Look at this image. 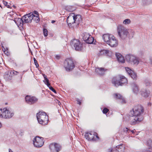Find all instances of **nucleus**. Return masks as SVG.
I'll return each mask as SVG.
<instances>
[{"instance_id": "6ab92c4d", "label": "nucleus", "mask_w": 152, "mask_h": 152, "mask_svg": "<svg viewBox=\"0 0 152 152\" xmlns=\"http://www.w3.org/2000/svg\"><path fill=\"white\" fill-rule=\"evenodd\" d=\"M14 21L18 26H22L24 23L22 18H15L14 20Z\"/></svg>"}, {"instance_id": "b1692460", "label": "nucleus", "mask_w": 152, "mask_h": 152, "mask_svg": "<svg viewBox=\"0 0 152 152\" xmlns=\"http://www.w3.org/2000/svg\"><path fill=\"white\" fill-rule=\"evenodd\" d=\"M141 94L142 96L147 97L149 96L150 94V91L148 90L143 89L141 91Z\"/></svg>"}, {"instance_id": "13d9d810", "label": "nucleus", "mask_w": 152, "mask_h": 152, "mask_svg": "<svg viewBox=\"0 0 152 152\" xmlns=\"http://www.w3.org/2000/svg\"><path fill=\"white\" fill-rule=\"evenodd\" d=\"M0 7H1V6L0 5Z\"/></svg>"}, {"instance_id": "a211bd4d", "label": "nucleus", "mask_w": 152, "mask_h": 152, "mask_svg": "<svg viewBox=\"0 0 152 152\" xmlns=\"http://www.w3.org/2000/svg\"><path fill=\"white\" fill-rule=\"evenodd\" d=\"M107 69H105L103 68L98 67L95 69L96 72L98 75H103L105 74V72Z\"/></svg>"}, {"instance_id": "39448f33", "label": "nucleus", "mask_w": 152, "mask_h": 152, "mask_svg": "<svg viewBox=\"0 0 152 152\" xmlns=\"http://www.w3.org/2000/svg\"><path fill=\"white\" fill-rule=\"evenodd\" d=\"M14 113L10 107H5L0 109V117L9 119L12 118Z\"/></svg>"}, {"instance_id": "c03bdc74", "label": "nucleus", "mask_w": 152, "mask_h": 152, "mask_svg": "<svg viewBox=\"0 0 152 152\" xmlns=\"http://www.w3.org/2000/svg\"><path fill=\"white\" fill-rule=\"evenodd\" d=\"M113 150L111 148H110L107 150V152H112Z\"/></svg>"}, {"instance_id": "dca6fc26", "label": "nucleus", "mask_w": 152, "mask_h": 152, "mask_svg": "<svg viewBox=\"0 0 152 152\" xmlns=\"http://www.w3.org/2000/svg\"><path fill=\"white\" fill-rule=\"evenodd\" d=\"M114 98L116 99L119 100V102L121 104L126 103L125 99L120 94H115L113 95Z\"/></svg>"}, {"instance_id": "4c0bfd02", "label": "nucleus", "mask_w": 152, "mask_h": 152, "mask_svg": "<svg viewBox=\"0 0 152 152\" xmlns=\"http://www.w3.org/2000/svg\"><path fill=\"white\" fill-rule=\"evenodd\" d=\"M149 63L152 66V56H150L149 57Z\"/></svg>"}, {"instance_id": "cd10ccee", "label": "nucleus", "mask_w": 152, "mask_h": 152, "mask_svg": "<svg viewBox=\"0 0 152 152\" xmlns=\"http://www.w3.org/2000/svg\"><path fill=\"white\" fill-rule=\"evenodd\" d=\"M43 76L45 79V80L43 81V82L47 86H49L50 85V83H49V80L47 78L46 76L44 74Z\"/></svg>"}, {"instance_id": "f03ea898", "label": "nucleus", "mask_w": 152, "mask_h": 152, "mask_svg": "<svg viewBox=\"0 0 152 152\" xmlns=\"http://www.w3.org/2000/svg\"><path fill=\"white\" fill-rule=\"evenodd\" d=\"M102 38L104 41L111 47H116L118 45V41L112 34H104Z\"/></svg>"}, {"instance_id": "c85d7f7f", "label": "nucleus", "mask_w": 152, "mask_h": 152, "mask_svg": "<svg viewBox=\"0 0 152 152\" xmlns=\"http://www.w3.org/2000/svg\"><path fill=\"white\" fill-rule=\"evenodd\" d=\"M49 148L51 152H56L55 148L53 145V144H52L49 146Z\"/></svg>"}, {"instance_id": "ea45409f", "label": "nucleus", "mask_w": 152, "mask_h": 152, "mask_svg": "<svg viewBox=\"0 0 152 152\" xmlns=\"http://www.w3.org/2000/svg\"><path fill=\"white\" fill-rule=\"evenodd\" d=\"M24 132V131L22 130H20L19 131V134L21 136H23V135Z\"/></svg>"}, {"instance_id": "864d4df0", "label": "nucleus", "mask_w": 152, "mask_h": 152, "mask_svg": "<svg viewBox=\"0 0 152 152\" xmlns=\"http://www.w3.org/2000/svg\"><path fill=\"white\" fill-rule=\"evenodd\" d=\"M56 21L55 20H53L51 21V23H54Z\"/></svg>"}, {"instance_id": "9b49d317", "label": "nucleus", "mask_w": 152, "mask_h": 152, "mask_svg": "<svg viewBox=\"0 0 152 152\" xmlns=\"http://www.w3.org/2000/svg\"><path fill=\"white\" fill-rule=\"evenodd\" d=\"M126 59L128 62L133 63L136 65H137L139 61L138 58L131 55H127L125 56Z\"/></svg>"}, {"instance_id": "2f4dec72", "label": "nucleus", "mask_w": 152, "mask_h": 152, "mask_svg": "<svg viewBox=\"0 0 152 152\" xmlns=\"http://www.w3.org/2000/svg\"><path fill=\"white\" fill-rule=\"evenodd\" d=\"M123 131L126 134L129 133L130 132V129L127 127H124L123 129Z\"/></svg>"}, {"instance_id": "de8ad7c7", "label": "nucleus", "mask_w": 152, "mask_h": 152, "mask_svg": "<svg viewBox=\"0 0 152 152\" xmlns=\"http://www.w3.org/2000/svg\"><path fill=\"white\" fill-rule=\"evenodd\" d=\"M134 131H135V129H134V130H130V132H132L133 134H134L135 132Z\"/></svg>"}, {"instance_id": "72a5a7b5", "label": "nucleus", "mask_w": 152, "mask_h": 152, "mask_svg": "<svg viewBox=\"0 0 152 152\" xmlns=\"http://www.w3.org/2000/svg\"><path fill=\"white\" fill-rule=\"evenodd\" d=\"M131 22V21L129 19H126L123 21V23L125 24H129Z\"/></svg>"}, {"instance_id": "4be33fe9", "label": "nucleus", "mask_w": 152, "mask_h": 152, "mask_svg": "<svg viewBox=\"0 0 152 152\" xmlns=\"http://www.w3.org/2000/svg\"><path fill=\"white\" fill-rule=\"evenodd\" d=\"M124 150V148H123L122 145H120L116 146V148H114L112 152H123Z\"/></svg>"}, {"instance_id": "6e6d98bb", "label": "nucleus", "mask_w": 152, "mask_h": 152, "mask_svg": "<svg viewBox=\"0 0 152 152\" xmlns=\"http://www.w3.org/2000/svg\"><path fill=\"white\" fill-rule=\"evenodd\" d=\"M7 8H10V5H7Z\"/></svg>"}, {"instance_id": "412c9836", "label": "nucleus", "mask_w": 152, "mask_h": 152, "mask_svg": "<svg viewBox=\"0 0 152 152\" xmlns=\"http://www.w3.org/2000/svg\"><path fill=\"white\" fill-rule=\"evenodd\" d=\"M133 92L135 94H137L139 92V88L138 86L135 83H133L132 84Z\"/></svg>"}, {"instance_id": "603ef678", "label": "nucleus", "mask_w": 152, "mask_h": 152, "mask_svg": "<svg viewBox=\"0 0 152 152\" xmlns=\"http://www.w3.org/2000/svg\"><path fill=\"white\" fill-rule=\"evenodd\" d=\"M56 58H57V59H59L60 58V56H56Z\"/></svg>"}, {"instance_id": "1a4fd4ad", "label": "nucleus", "mask_w": 152, "mask_h": 152, "mask_svg": "<svg viewBox=\"0 0 152 152\" xmlns=\"http://www.w3.org/2000/svg\"><path fill=\"white\" fill-rule=\"evenodd\" d=\"M85 136L86 139L90 141H95L97 139H99L97 133L94 132H86L85 133Z\"/></svg>"}, {"instance_id": "79ce46f5", "label": "nucleus", "mask_w": 152, "mask_h": 152, "mask_svg": "<svg viewBox=\"0 0 152 152\" xmlns=\"http://www.w3.org/2000/svg\"><path fill=\"white\" fill-rule=\"evenodd\" d=\"M34 61L35 65L37 67V61L35 58H34Z\"/></svg>"}, {"instance_id": "6e6552de", "label": "nucleus", "mask_w": 152, "mask_h": 152, "mask_svg": "<svg viewBox=\"0 0 152 152\" xmlns=\"http://www.w3.org/2000/svg\"><path fill=\"white\" fill-rule=\"evenodd\" d=\"M64 66L67 71L72 70L75 67L72 60L69 58L66 59L64 62Z\"/></svg>"}, {"instance_id": "aec40b11", "label": "nucleus", "mask_w": 152, "mask_h": 152, "mask_svg": "<svg viewBox=\"0 0 152 152\" xmlns=\"http://www.w3.org/2000/svg\"><path fill=\"white\" fill-rule=\"evenodd\" d=\"M115 56L118 61L121 63H124L125 62V60L124 57L122 55L119 53H116Z\"/></svg>"}, {"instance_id": "4d7b16f0", "label": "nucleus", "mask_w": 152, "mask_h": 152, "mask_svg": "<svg viewBox=\"0 0 152 152\" xmlns=\"http://www.w3.org/2000/svg\"><path fill=\"white\" fill-rule=\"evenodd\" d=\"M61 104V103H60V102H58V104L59 105V104Z\"/></svg>"}, {"instance_id": "49530a36", "label": "nucleus", "mask_w": 152, "mask_h": 152, "mask_svg": "<svg viewBox=\"0 0 152 152\" xmlns=\"http://www.w3.org/2000/svg\"><path fill=\"white\" fill-rule=\"evenodd\" d=\"M77 104H78L80 105L81 104V102L80 101H79L78 100H77Z\"/></svg>"}, {"instance_id": "f257e3e1", "label": "nucleus", "mask_w": 152, "mask_h": 152, "mask_svg": "<svg viewBox=\"0 0 152 152\" xmlns=\"http://www.w3.org/2000/svg\"><path fill=\"white\" fill-rule=\"evenodd\" d=\"M144 111L143 107L141 105L134 106L129 112L130 123L132 125H134L143 120L142 116Z\"/></svg>"}, {"instance_id": "4468645a", "label": "nucleus", "mask_w": 152, "mask_h": 152, "mask_svg": "<svg viewBox=\"0 0 152 152\" xmlns=\"http://www.w3.org/2000/svg\"><path fill=\"white\" fill-rule=\"evenodd\" d=\"M33 13H32L31 12L23 16L22 17V19L24 23H31L32 20L33 18Z\"/></svg>"}, {"instance_id": "bb28decb", "label": "nucleus", "mask_w": 152, "mask_h": 152, "mask_svg": "<svg viewBox=\"0 0 152 152\" xmlns=\"http://www.w3.org/2000/svg\"><path fill=\"white\" fill-rule=\"evenodd\" d=\"M144 84L146 87H149L151 86V83L150 80L148 79H146L144 80Z\"/></svg>"}, {"instance_id": "c756f323", "label": "nucleus", "mask_w": 152, "mask_h": 152, "mask_svg": "<svg viewBox=\"0 0 152 152\" xmlns=\"http://www.w3.org/2000/svg\"><path fill=\"white\" fill-rule=\"evenodd\" d=\"M33 17L32 20L35 21L36 23H38L39 21V18L38 16L35 15H34V16H33Z\"/></svg>"}, {"instance_id": "393cba45", "label": "nucleus", "mask_w": 152, "mask_h": 152, "mask_svg": "<svg viewBox=\"0 0 152 152\" xmlns=\"http://www.w3.org/2000/svg\"><path fill=\"white\" fill-rule=\"evenodd\" d=\"M110 51L106 50H101L99 53V56L102 55H108Z\"/></svg>"}, {"instance_id": "c9c22d12", "label": "nucleus", "mask_w": 152, "mask_h": 152, "mask_svg": "<svg viewBox=\"0 0 152 152\" xmlns=\"http://www.w3.org/2000/svg\"><path fill=\"white\" fill-rule=\"evenodd\" d=\"M48 86V87L49 88V89L50 90L52 91L54 93H56V91L52 87L50 86V85L49 86Z\"/></svg>"}, {"instance_id": "473e14b6", "label": "nucleus", "mask_w": 152, "mask_h": 152, "mask_svg": "<svg viewBox=\"0 0 152 152\" xmlns=\"http://www.w3.org/2000/svg\"><path fill=\"white\" fill-rule=\"evenodd\" d=\"M134 32L132 30H129L128 31V34H129L130 37H132L134 34Z\"/></svg>"}, {"instance_id": "37998d69", "label": "nucleus", "mask_w": 152, "mask_h": 152, "mask_svg": "<svg viewBox=\"0 0 152 152\" xmlns=\"http://www.w3.org/2000/svg\"><path fill=\"white\" fill-rule=\"evenodd\" d=\"M34 13L36 15L38 16L39 14H38V12L37 11H34Z\"/></svg>"}, {"instance_id": "09e8293b", "label": "nucleus", "mask_w": 152, "mask_h": 152, "mask_svg": "<svg viewBox=\"0 0 152 152\" xmlns=\"http://www.w3.org/2000/svg\"><path fill=\"white\" fill-rule=\"evenodd\" d=\"M147 1L149 3H152V0H147Z\"/></svg>"}, {"instance_id": "e433bc0d", "label": "nucleus", "mask_w": 152, "mask_h": 152, "mask_svg": "<svg viewBox=\"0 0 152 152\" xmlns=\"http://www.w3.org/2000/svg\"><path fill=\"white\" fill-rule=\"evenodd\" d=\"M109 111V110L106 108H104L103 110V113L106 114L108 111Z\"/></svg>"}, {"instance_id": "2eb2a0df", "label": "nucleus", "mask_w": 152, "mask_h": 152, "mask_svg": "<svg viewBox=\"0 0 152 152\" xmlns=\"http://www.w3.org/2000/svg\"><path fill=\"white\" fill-rule=\"evenodd\" d=\"M26 102L29 104H33L37 101L38 99L35 97L27 96L25 97Z\"/></svg>"}, {"instance_id": "0eeeda50", "label": "nucleus", "mask_w": 152, "mask_h": 152, "mask_svg": "<svg viewBox=\"0 0 152 152\" xmlns=\"http://www.w3.org/2000/svg\"><path fill=\"white\" fill-rule=\"evenodd\" d=\"M117 31L118 35L122 39L126 38L128 34V31L124 27L122 26L119 25L118 26Z\"/></svg>"}, {"instance_id": "20e7f679", "label": "nucleus", "mask_w": 152, "mask_h": 152, "mask_svg": "<svg viewBox=\"0 0 152 152\" xmlns=\"http://www.w3.org/2000/svg\"><path fill=\"white\" fill-rule=\"evenodd\" d=\"M111 82L115 86H122L127 82V79L124 76H117L113 77Z\"/></svg>"}, {"instance_id": "8fccbe9b", "label": "nucleus", "mask_w": 152, "mask_h": 152, "mask_svg": "<svg viewBox=\"0 0 152 152\" xmlns=\"http://www.w3.org/2000/svg\"><path fill=\"white\" fill-rule=\"evenodd\" d=\"M6 53H7V54H6L7 55H9V53H8V51H7V50L6 51V52H5Z\"/></svg>"}, {"instance_id": "7c9ffc66", "label": "nucleus", "mask_w": 152, "mask_h": 152, "mask_svg": "<svg viewBox=\"0 0 152 152\" xmlns=\"http://www.w3.org/2000/svg\"><path fill=\"white\" fill-rule=\"evenodd\" d=\"M147 145L149 148H152V140H148L147 142Z\"/></svg>"}, {"instance_id": "423d86ee", "label": "nucleus", "mask_w": 152, "mask_h": 152, "mask_svg": "<svg viewBox=\"0 0 152 152\" xmlns=\"http://www.w3.org/2000/svg\"><path fill=\"white\" fill-rule=\"evenodd\" d=\"M37 118L38 122L42 125L47 124L48 122V116L44 112L40 111L37 114Z\"/></svg>"}, {"instance_id": "5fc2aeb1", "label": "nucleus", "mask_w": 152, "mask_h": 152, "mask_svg": "<svg viewBox=\"0 0 152 152\" xmlns=\"http://www.w3.org/2000/svg\"><path fill=\"white\" fill-rule=\"evenodd\" d=\"M2 126V124L1 122H0V128Z\"/></svg>"}, {"instance_id": "a18cd8bd", "label": "nucleus", "mask_w": 152, "mask_h": 152, "mask_svg": "<svg viewBox=\"0 0 152 152\" xmlns=\"http://www.w3.org/2000/svg\"><path fill=\"white\" fill-rule=\"evenodd\" d=\"M3 3L4 4L5 6H6L7 4V1H3Z\"/></svg>"}, {"instance_id": "f3484780", "label": "nucleus", "mask_w": 152, "mask_h": 152, "mask_svg": "<svg viewBox=\"0 0 152 152\" xmlns=\"http://www.w3.org/2000/svg\"><path fill=\"white\" fill-rule=\"evenodd\" d=\"M125 69L127 72L132 78L134 80L136 79L137 77V75L133 71L128 67H126Z\"/></svg>"}, {"instance_id": "f8f14e48", "label": "nucleus", "mask_w": 152, "mask_h": 152, "mask_svg": "<svg viewBox=\"0 0 152 152\" xmlns=\"http://www.w3.org/2000/svg\"><path fill=\"white\" fill-rule=\"evenodd\" d=\"M33 142L34 146L37 148L42 147L44 143L43 138L38 136H36L34 138Z\"/></svg>"}, {"instance_id": "f704fd0d", "label": "nucleus", "mask_w": 152, "mask_h": 152, "mask_svg": "<svg viewBox=\"0 0 152 152\" xmlns=\"http://www.w3.org/2000/svg\"><path fill=\"white\" fill-rule=\"evenodd\" d=\"M43 33L44 36L45 37H47L48 35V31L46 29L44 28L43 29Z\"/></svg>"}, {"instance_id": "7ed1b4c3", "label": "nucleus", "mask_w": 152, "mask_h": 152, "mask_svg": "<svg viewBox=\"0 0 152 152\" xmlns=\"http://www.w3.org/2000/svg\"><path fill=\"white\" fill-rule=\"evenodd\" d=\"M71 18L68 17L67 18V22L68 26L70 27H74V24H76V26H77L81 22L82 18L80 15H74L72 16Z\"/></svg>"}, {"instance_id": "9d476101", "label": "nucleus", "mask_w": 152, "mask_h": 152, "mask_svg": "<svg viewBox=\"0 0 152 152\" xmlns=\"http://www.w3.org/2000/svg\"><path fill=\"white\" fill-rule=\"evenodd\" d=\"M70 44L72 47L74 48L76 50L80 51L82 49V44L78 40H73L71 41Z\"/></svg>"}, {"instance_id": "5701e85b", "label": "nucleus", "mask_w": 152, "mask_h": 152, "mask_svg": "<svg viewBox=\"0 0 152 152\" xmlns=\"http://www.w3.org/2000/svg\"><path fill=\"white\" fill-rule=\"evenodd\" d=\"M12 75L11 71H7L5 72L4 77L7 81L11 80L12 78Z\"/></svg>"}, {"instance_id": "ddd939ff", "label": "nucleus", "mask_w": 152, "mask_h": 152, "mask_svg": "<svg viewBox=\"0 0 152 152\" xmlns=\"http://www.w3.org/2000/svg\"><path fill=\"white\" fill-rule=\"evenodd\" d=\"M83 40L88 44H95L96 41L94 40V38L87 33L85 34L83 37Z\"/></svg>"}, {"instance_id": "a19ab883", "label": "nucleus", "mask_w": 152, "mask_h": 152, "mask_svg": "<svg viewBox=\"0 0 152 152\" xmlns=\"http://www.w3.org/2000/svg\"><path fill=\"white\" fill-rule=\"evenodd\" d=\"M2 51L4 52V53L5 54H7V53H5V52H6V50L4 48V47L3 46H2Z\"/></svg>"}, {"instance_id": "58836bf2", "label": "nucleus", "mask_w": 152, "mask_h": 152, "mask_svg": "<svg viewBox=\"0 0 152 152\" xmlns=\"http://www.w3.org/2000/svg\"><path fill=\"white\" fill-rule=\"evenodd\" d=\"M12 73L13 74V75H18V73H19L18 72H16L15 71H11Z\"/></svg>"}, {"instance_id": "3c124183", "label": "nucleus", "mask_w": 152, "mask_h": 152, "mask_svg": "<svg viewBox=\"0 0 152 152\" xmlns=\"http://www.w3.org/2000/svg\"><path fill=\"white\" fill-rule=\"evenodd\" d=\"M9 152H13L10 149H9Z\"/></svg>"}, {"instance_id": "a878e982", "label": "nucleus", "mask_w": 152, "mask_h": 152, "mask_svg": "<svg viewBox=\"0 0 152 152\" xmlns=\"http://www.w3.org/2000/svg\"><path fill=\"white\" fill-rule=\"evenodd\" d=\"M54 146L55 148V149L56 152H58L61 149V146L59 144L57 143H53Z\"/></svg>"}]
</instances>
